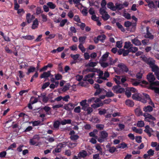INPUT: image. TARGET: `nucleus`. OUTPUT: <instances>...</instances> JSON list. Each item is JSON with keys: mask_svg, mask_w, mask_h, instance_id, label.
I'll return each mask as SVG.
<instances>
[{"mask_svg": "<svg viewBox=\"0 0 159 159\" xmlns=\"http://www.w3.org/2000/svg\"><path fill=\"white\" fill-rule=\"evenodd\" d=\"M108 133L105 130H103L100 132V136L98 139V141L102 143L107 139L108 137Z\"/></svg>", "mask_w": 159, "mask_h": 159, "instance_id": "nucleus-1", "label": "nucleus"}, {"mask_svg": "<svg viewBox=\"0 0 159 159\" xmlns=\"http://www.w3.org/2000/svg\"><path fill=\"white\" fill-rule=\"evenodd\" d=\"M119 85L113 86L112 89L115 93L116 94L121 93L125 91V89L123 88H120Z\"/></svg>", "mask_w": 159, "mask_h": 159, "instance_id": "nucleus-2", "label": "nucleus"}, {"mask_svg": "<svg viewBox=\"0 0 159 159\" xmlns=\"http://www.w3.org/2000/svg\"><path fill=\"white\" fill-rule=\"evenodd\" d=\"M143 116L145 117L144 120L145 121L150 122V121L151 120L155 121L156 120L155 117L148 113H144L143 115Z\"/></svg>", "mask_w": 159, "mask_h": 159, "instance_id": "nucleus-3", "label": "nucleus"}, {"mask_svg": "<svg viewBox=\"0 0 159 159\" xmlns=\"http://www.w3.org/2000/svg\"><path fill=\"white\" fill-rule=\"evenodd\" d=\"M149 65L150 67L152 69V71L154 72L155 74L159 72V68L157 66L155 65V60H154L152 62V64H150Z\"/></svg>", "mask_w": 159, "mask_h": 159, "instance_id": "nucleus-4", "label": "nucleus"}, {"mask_svg": "<svg viewBox=\"0 0 159 159\" xmlns=\"http://www.w3.org/2000/svg\"><path fill=\"white\" fill-rule=\"evenodd\" d=\"M117 66L123 72L126 73L129 71V70L126 66L123 63H121L119 64Z\"/></svg>", "mask_w": 159, "mask_h": 159, "instance_id": "nucleus-5", "label": "nucleus"}, {"mask_svg": "<svg viewBox=\"0 0 159 159\" xmlns=\"http://www.w3.org/2000/svg\"><path fill=\"white\" fill-rule=\"evenodd\" d=\"M144 37L146 39H150L152 40L154 39V36L149 31V27H146V33L144 35Z\"/></svg>", "mask_w": 159, "mask_h": 159, "instance_id": "nucleus-6", "label": "nucleus"}, {"mask_svg": "<svg viewBox=\"0 0 159 159\" xmlns=\"http://www.w3.org/2000/svg\"><path fill=\"white\" fill-rule=\"evenodd\" d=\"M147 78L150 84H151L155 80V78L152 73H148L147 76Z\"/></svg>", "mask_w": 159, "mask_h": 159, "instance_id": "nucleus-7", "label": "nucleus"}, {"mask_svg": "<svg viewBox=\"0 0 159 159\" xmlns=\"http://www.w3.org/2000/svg\"><path fill=\"white\" fill-rule=\"evenodd\" d=\"M106 148H107V150L111 153H114L116 150V147L114 146L111 147L109 143H108L106 145Z\"/></svg>", "mask_w": 159, "mask_h": 159, "instance_id": "nucleus-8", "label": "nucleus"}, {"mask_svg": "<svg viewBox=\"0 0 159 159\" xmlns=\"http://www.w3.org/2000/svg\"><path fill=\"white\" fill-rule=\"evenodd\" d=\"M145 129L144 130V131L147 133L149 137H151L152 134L151 132L152 131V128H150V126L147 125L145 127Z\"/></svg>", "mask_w": 159, "mask_h": 159, "instance_id": "nucleus-9", "label": "nucleus"}, {"mask_svg": "<svg viewBox=\"0 0 159 159\" xmlns=\"http://www.w3.org/2000/svg\"><path fill=\"white\" fill-rule=\"evenodd\" d=\"M142 59L147 64H152V62L154 60L151 58H148L145 56L141 57Z\"/></svg>", "mask_w": 159, "mask_h": 159, "instance_id": "nucleus-10", "label": "nucleus"}, {"mask_svg": "<svg viewBox=\"0 0 159 159\" xmlns=\"http://www.w3.org/2000/svg\"><path fill=\"white\" fill-rule=\"evenodd\" d=\"M74 107V105L72 103H70L67 104L65 105L64 108L65 110L70 111L73 109Z\"/></svg>", "mask_w": 159, "mask_h": 159, "instance_id": "nucleus-11", "label": "nucleus"}, {"mask_svg": "<svg viewBox=\"0 0 159 159\" xmlns=\"http://www.w3.org/2000/svg\"><path fill=\"white\" fill-rule=\"evenodd\" d=\"M51 75L50 71H48L47 72H44L43 73L41 74L40 76V78L41 79L47 78L49 77Z\"/></svg>", "mask_w": 159, "mask_h": 159, "instance_id": "nucleus-12", "label": "nucleus"}, {"mask_svg": "<svg viewBox=\"0 0 159 159\" xmlns=\"http://www.w3.org/2000/svg\"><path fill=\"white\" fill-rule=\"evenodd\" d=\"M143 95L144 98H142V102L144 103H146L148 101L150 100V98L149 95L145 93H143Z\"/></svg>", "mask_w": 159, "mask_h": 159, "instance_id": "nucleus-13", "label": "nucleus"}, {"mask_svg": "<svg viewBox=\"0 0 159 159\" xmlns=\"http://www.w3.org/2000/svg\"><path fill=\"white\" fill-rule=\"evenodd\" d=\"M34 17L33 15L31 16L30 13H28L26 14V19L28 23H30L33 19Z\"/></svg>", "mask_w": 159, "mask_h": 159, "instance_id": "nucleus-14", "label": "nucleus"}, {"mask_svg": "<svg viewBox=\"0 0 159 159\" xmlns=\"http://www.w3.org/2000/svg\"><path fill=\"white\" fill-rule=\"evenodd\" d=\"M95 75L94 73H92L89 74H88L86 75L83 79V80L84 81H86L87 80V79H89L90 78H92Z\"/></svg>", "mask_w": 159, "mask_h": 159, "instance_id": "nucleus-15", "label": "nucleus"}, {"mask_svg": "<svg viewBox=\"0 0 159 159\" xmlns=\"http://www.w3.org/2000/svg\"><path fill=\"white\" fill-rule=\"evenodd\" d=\"M131 42L133 43L136 46H139L141 45L140 41L137 38L132 39Z\"/></svg>", "mask_w": 159, "mask_h": 159, "instance_id": "nucleus-16", "label": "nucleus"}, {"mask_svg": "<svg viewBox=\"0 0 159 159\" xmlns=\"http://www.w3.org/2000/svg\"><path fill=\"white\" fill-rule=\"evenodd\" d=\"M125 103L126 105L130 107H133L134 104V102L132 100L130 99L126 100Z\"/></svg>", "mask_w": 159, "mask_h": 159, "instance_id": "nucleus-17", "label": "nucleus"}, {"mask_svg": "<svg viewBox=\"0 0 159 159\" xmlns=\"http://www.w3.org/2000/svg\"><path fill=\"white\" fill-rule=\"evenodd\" d=\"M39 22L37 19H36L33 22L31 28L32 29H35L38 27Z\"/></svg>", "mask_w": 159, "mask_h": 159, "instance_id": "nucleus-18", "label": "nucleus"}, {"mask_svg": "<svg viewBox=\"0 0 159 159\" xmlns=\"http://www.w3.org/2000/svg\"><path fill=\"white\" fill-rule=\"evenodd\" d=\"M21 38L25 40H31L33 39L34 38V37L33 35H28L23 36Z\"/></svg>", "mask_w": 159, "mask_h": 159, "instance_id": "nucleus-19", "label": "nucleus"}, {"mask_svg": "<svg viewBox=\"0 0 159 159\" xmlns=\"http://www.w3.org/2000/svg\"><path fill=\"white\" fill-rule=\"evenodd\" d=\"M107 8L113 11H115V6L114 4L112 2H110L107 4Z\"/></svg>", "mask_w": 159, "mask_h": 159, "instance_id": "nucleus-20", "label": "nucleus"}, {"mask_svg": "<svg viewBox=\"0 0 159 159\" xmlns=\"http://www.w3.org/2000/svg\"><path fill=\"white\" fill-rule=\"evenodd\" d=\"M143 110L145 112H149L152 111L153 108L151 106L148 105L147 107H144Z\"/></svg>", "mask_w": 159, "mask_h": 159, "instance_id": "nucleus-21", "label": "nucleus"}, {"mask_svg": "<svg viewBox=\"0 0 159 159\" xmlns=\"http://www.w3.org/2000/svg\"><path fill=\"white\" fill-rule=\"evenodd\" d=\"M104 92L106 93V97L107 98H111L114 96V94L111 91L107 92L106 90H105Z\"/></svg>", "mask_w": 159, "mask_h": 159, "instance_id": "nucleus-22", "label": "nucleus"}, {"mask_svg": "<svg viewBox=\"0 0 159 159\" xmlns=\"http://www.w3.org/2000/svg\"><path fill=\"white\" fill-rule=\"evenodd\" d=\"M71 122V120L70 119H64L61 122V124L62 125H65L66 124H70Z\"/></svg>", "mask_w": 159, "mask_h": 159, "instance_id": "nucleus-23", "label": "nucleus"}, {"mask_svg": "<svg viewBox=\"0 0 159 159\" xmlns=\"http://www.w3.org/2000/svg\"><path fill=\"white\" fill-rule=\"evenodd\" d=\"M116 6H115V11L117 10H121L122 9H123L124 7L123 6V5H122V4H116Z\"/></svg>", "mask_w": 159, "mask_h": 159, "instance_id": "nucleus-24", "label": "nucleus"}, {"mask_svg": "<svg viewBox=\"0 0 159 159\" xmlns=\"http://www.w3.org/2000/svg\"><path fill=\"white\" fill-rule=\"evenodd\" d=\"M135 112L136 115L137 116H139L141 115H142V111L139 108H137L135 109Z\"/></svg>", "mask_w": 159, "mask_h": 159, "instance_id": "nucleus-25", "label": "nucleus"}, {"mask_svg": "<svg viewBox=\"0 0 159 159\" xmlns=\"http://www.w3.org/2000/svg\"><path fill=\"white\" fill-rule=\"evenodd\" d=\"M133 130L135 133L141 134L143 133V130L141 129H138L136 127H133L132 128Z\"/></svg>", "mask_w": 159, "mask_h": 159, "instance_id": "nucleus-26", "label": "nucleus"}, {"mask_svg": "<svg viewBox=\"0 0 159 159\" xmlns=\"http://www.w3.org/2000/svg\"><path fill=\"white\" fill-rule=\"evenodd\" d=\"M79 155H80V157L84 158L87 156L88 154L86 151L83 150L79 152Z\"/></svg>", "mask_w": 159, "mask_h": 159, "instance_id": "nucleus-27", "label": "nucleus"}, {"mask_svg": "<svg viewBox=\"0 0 159 159\" xmlns=\"http://www.w3.org/2000/svg\"><path fill=\"white\" fill-rule=\"evenodd\" d=\"M132 98L137 100H141L142 101V98L140 97L138 94L135 93L132 95Z\"/></svg>", "mask_w": 159, "mask_h": 159, "instance_id": "nucleus-28", "label": "nucleus"}, {"mask_svg": "<svg viewBox=\"0 0 159 159\" xmlns=\"http://www.w3.org/2000/svg\"><path fill=\"white\" fill-rule=\"evenodd\" d=\"M97 37L99 39V40L101 41L102 42H104V41L106 38V35L104 34L99 35Z\"/></svg>", "mask_w": 159, "mask_h": 159, "instance_id": "nucleus-29", "label": "nucleus"}, {"mask_svg": "<svg viewBox=\"0 0 159 159\" xmlns=\"http://www.w3.org/2000/svg\"><path fill=\"white\" fill-rule=\"evenodd\" d=\"M60 124H61V122L59 120H57L55 121L53 125L54 128L55 129H58Z\"/></svg>", "mask_w": 159, "mask_h": 159, "instance_id": "nucleus-30", "label": "nucleus"}, {"mask_svg": "<svg viewBox=\"0 0 159 159\" xmlns=\"http://www.w3.org/2000/svg\"><path fill=\"white\" fill-rule=\"evenodd\" d=\"M86 38V37L85 36L80 37L79 39L80 44H84Z\"/></svg>", "mask_w": 159, "mask_h": 159, "instance_id": "nucleus-31", "label": "nucleus"}, {"mask_svg": "<svg viewBox=\"0 0 159 159\" xmlns=\"http://www.w3.org/2000/svg\"><path fill=\"white\" fill-rule=\"evenodd\" d=\"M132 46H133V45L131 44L130 42H126L125 43V44L124 47V48H125L127 49L129 48Z\"/></svg>", "mask_w": 159, "mask_h": 159, "instance_id": "nucleus-32", "label": "nucleus"}, {"mask_svg": "<svg viewBox=\"0 0 159 159\" xmlns=\"http://www.w3.org/2000/svg\"><path fill=\"white\" fill-rule=\"evenodd\" d=\"M61 148H60V146H59V145H58L55 149L52 151V153H59L61 152Z\"/></svg>", "mask_w": 159, "mask_h": 159, "instance_id": "nucleus-33", "label": "nucleus"}, {"mask_svg": "<svg viewBox=\"0 0 159 159\" xmlns=\"http://www.w3.org/2000/svg\"><path fill=\"white\" fill-rule=\"evenodd\" d=\"M126 148H128L127 145L125 142H122L118 147V148H122V149H124Z\"/></svg>", "mask_w": 159, "mask_h": 159, "instance_id": "nucleus-34", "label": "nucleus"}, {"mask_svg": "<svg viewBox=\"0 0 159 159\" xmlns=\"http://www.w3.org/2000/svg\"><path fill=\"white\" fill-rule=\"evenodd\" d=\"M47 5L51 9H54L56 7V5L51 2H48L47 3Z\"/></svg>", "mask_w": 159, "mask_h": 159, "instance_id": "nucleus-35", "label": "nucleus"}, {"mask_svg": "<svg viewBox=\"0 0 159 159\" xmlns=\"http://www.w3.org/2000/svg\"><path fill=\"white\" fill-rule=\"evenodd\" d=\"M129 49L130 52L133 53H135L138 50V48L137 47H133L132 46L129 48Z\"/></svg>", "mask_w": 159, "mask_h": 159, "instance_id": "nucleus-36", "label": "nucleus"}, {"mask_svg": "<svg viewBox=\"0 0 159 159\" xmlns=\"http://www.w3.org/2000/svg\"><path fill=\"white\" fill-rule=\"evenodd\" d=\"M96 92L94 93V95L95 96H96L99 94H100L102 91H104L105 89H101L99 88L98 89H96Z\"/></svg>", "mask_w": 159, "mask_h": 159, "instance_id": "nucleus-37", "label": "nucleus"}, {"mask_svg": "<svg viewBox=\"0 0 159 159\" xmlns=\"http://www.w3.org/2000/svg\"><path fill=\"white\" fill-rule=\"evenodd\" d=\"M109 52H106L104 54H103L102 57H101V58L102 59V61H106L107 60V58L108 57L109 55Z\"/></svg>", "mask_w": 159, "mask_h": 159, "instance_id": "nucleus-38", "label": "nucleus"}, {"mask_svg": "<svg viewBox=\"0 0 159 159\" xmlns=\"http://www.w3.org/2000/svg\"><path fill=\"white\" fill-rule=\"evenodd\" d=\"M102 17L104 20L106 21L108 20L110 18V16L107 13L102 15Z\"/></svg>", "mask_w": 159, "mask_h": 159, "instance_id": "nucleus-39", "label": "nucleus"}, {"mask_svg": "<svg viewBox=\"0 0 159 159\" xmlns=\"http://www.w3.org/2000/svg\"><path fill=\"white\" fill-rule=\"evenodd\" d=\"M35 70V68L34 67L32 66H30L28 69V72L26 73L27 74V75H29L30 73L34 72Z\"/></svg>", "mask_w": 159, "mask_h": 159, "instance_id": "nucleus-40", "label": "nucleus"}, {"mask_svg": "<svg viewBox=\"0 0 159 159\" xmlns=\"http://www.w3.org/2000/svg\"><path fill=\"white\" fill-rule=\"evenodd\" d=\"M154 86H159V81H158L155 82L153 81L151 84H149L148 87H154Z\"/></svg>", "mask_w": 159, "mask_h": 159, "instance_id": "nucleus-41", "label": "nucleus"}, {"mask_svg": "<svg viewBox=\"0 0 159 159\" xmlns=\"http://www.w3.org/2000/svg\"><path fill=\"white\" fill-rule=\"evenodd\" d=\"M144 126V123L143 121L139 120L138 121L137 126L139 127H142Z\"/></svg>", "mask_w": 159, "mask_h": 159, "instance_id": "nucleus-42", "label": "nucleus"}, {"mask_svg": "<svg viewBox=\"0 0 159 159\" xmlns=\"http://www.w3.org/2000/svg\"><path fill=\"white\" fill-rule=\"evenodd\" d=\"M83 44H79L78 46V48L82 52H84L86 51V49L84 47Z\"/></svg>", "mask_w": 159, "mask_h": 159, "instance_id": "nucleus-43", "label": "nucleus"}, {"mask_svg": "<svg viewBox=\"0 0 159 159\" xmlns=\"http://www.w3.org/2000/svg\"><path fill=\"white\" fill-rule=\"evenodd\" d=\"M55 80H61L62 78V76L59 74H57L54 75Z\"/></svg>", "mask_w": 159, "mask_h": 159, "instance_id": "nucleus-44", "label": "nucleus"}, {"mask_svg": "<svg viewBox=\"0 0 159 159\" xmlns=\"http://www.w3.org/2000/svg\"><path fill=\"white\" fill-rule=\"evenodd\" d=\"M79 136L77 134L71 135L70 136V139L72 140H76L79 138Z\"/></svg>", "mask_w": 159, "mask_h": 159, "instance_id": "nucleus-45", "label": "nucleus"}, {"mask_svg": "<svg viewBox=\"0 0 159 159\" xmlns=\"http://www.w3.org/2000/svg\"><path fill=\"white\" fill-rule=\"evenodd\" d=\"M67 20L66 19L62 20L60 22V26L61 27H63L65 24L67 23Z\"/></svg>", "mask_w": 159, "mask_h": 159, "instance_id": "nucleus-46", "label": "nucleus"}, {"mask_svg": "<svg viewBox=\"0 0 159 159\" xmlns=\"http://www.w3.org/2000/svg\"><path fill=\"white\" fill-rule=\"evenodd\" d=\"M125 94L128 98L130 97L131 96V93L129 88H127L125 91Z\"/></svg>", "mask_w": 159, "mask_h": 159, "instance_id": "nucleus-47", "label": "nucleus"}, {"mask_svg": "<svg viewBox=\"0 0 159 159\" xmlns=\"http://www.w3.org/2000/svg\"><path fill=\"white\" fill-rule=\"evenodd\" d=\"M70 85V84H68L67 85H65L63 88L62 91L63 92H65L68 90L69 88Z\"/></svg>", "mask_w": 159, "mask_h": 159, "instance_id": "nucleus-48", "label": "nucleus"}, {"mask_svg": "<svg viewBox=\"0 0 159 159\" xmlns=\"http://www.w3.org/2000/svg\"><path fill=\"white\" fill-rule=\"evenodd\" d=\"M148 6L151 9H153L155 8V5L153 1H151L148 4Z\"/></svg>", "mask_w": 159, "mask_h": 159, "instance_id": "nucleus-49", "label": "nucleus"}, {"mask_svg": "<svg viewBox=\"0 0 159 159\" xmlns=\"http://www.w3.org/2000/svg\"><path fill=\"white\" fill-rule=\"evenodd\" d=\"M148 89H150L152 90H154L155 92L156 93H159V88L156 87H152L148 88Z\"/></svg>", "mask_w": 159, "mask_h": 159, "instance_id": "nucleus-50", "label": "nucleus"}, {"mask_svg": "<svg viewBox=\"0 0 159 159\" xmlns=\"http://www.w3.org/2000/svg\"><path fill=\"white\" fill-rule=\"evenodd\" d=\"M62 63H61L58 65V70L60 72H61L62 73H64V70L62 67L61 66Z\"/></svg>", "mask_w": 159, "mask_h": 159, "instance_id": "nucleus-51", "label": "nucleus"}, {"mask_svg": "<svg viewBox=\"0 0 159 159\" xmlns=\"http://www.w3.org/2000/svg\"><path fill=\"white\" fill-rule=\"evenodd\" d=\"M80 56V55L79 54H77L75 55L71 54L70 57L72 58L75 61L77 60Z\"/></svg>", "mask_w": 159, "mask_h": 159, "instance_id": "nucleus-52", "label": "nucleus"}, {"mask_svg": "<svg viewBox=\"0 0 159 159\" xmlns=\"http://www.w3.org/2000/svg\"><path fill=\"white\" fill-rule=\"evenodd\" d=\"M97 65V63L95 62H89L86 65V66H90V67H94L95 66Z\"/></svg>", "mask_w": 159, "mask_h": 159, "instance_id": "nucleus-53", "label": "nucleus"}, {"mask_svg": "<svg viewBox=\"0 0 159 159\" xmlns=\"http://www.w3.org/2000/svg\"><path fill=\"white\" fill-rule=\"evenodd\" d=\"M104 127V125L101 124H97L96 125V128L100 130L103 129Z\"/></svg>", "mask_w": 159, "mask_h": 159, "instance_id": "nucleus-54", "label": "nucleus"}, {"mask_svg": "<svg viewBox=\"0 0 159 159\" xmlns=\"http://www.w3.org/2000/svg\"><path fill=\"white\" fill-rule=\"evenodd\" d=\"M101 66L103 68H105L109 66V64L108 63L105 62H100Z\"/></svg>", "mask_w": 159, "mask_h": 159, "instance_id": "nucleus-55", "label": "nucleus"}, {"mask_svg": "<svg viewBox=\"0 0 159 159\" xmlns=\"http://www.w3.org/2000/svg\"><path fill=\"white\" fill-rule=\"evenodd\" d=\"M116 45L118 48H121L122 46V42L121 41H117Z\"/></svg>", "mask_w": 159, "mask_h": 159, "instance_id": "nucleus-56", "label": "nucleus"}, {"mask_svg": "<svg viewBox=\"0 0 159 159\" xmlns=\"http://www.w3.org/2000/svg\"><path fill=\"white\" fill-rule=\"evenodd\" d=\"M142 139L141 136H136L135 138L136 141L138 143H140L142 142L141 139Z\"/></svg>", "mask_w": 159, "mask_h": 159, "instance_id": "nucleus-57", "label": "nucleus"}, {"mask_svg": "<svg viewBox=\"0 0 159 159\" xmlns=\"http://www.w3.org/2000/svg\"><path fill=\"white\" fill-rule=\"evenodd\" d=\"M74 20L78 23H81L80 19L78 15H75L74 18Z\"/></svg>", "mask_w": 159, "mask_h": 159, "instance_id": "nucleus-58", "label": "nucleus"}, {"mask_svg": "<svg viewBox=\"0 0 159 159\" xmlns=\"http://www.w3.org/2000/svg\"><path fill=\"white\" fill-rule=\"evenodd\" d=\"M50 84V83L49 82L45 83H44L43 84V85L42 87V89H45L46 88L49 86Z\"/></svg>", "mask_w": 159, "mask_h": 159, "instance_id": "nucleus-59", "label": "nucleus"}, {"mask_svg": "<svg viewBox=\"0 0 159 159\" xmlns=\"http://www.w3.org/2000/svg\"><path fill=\"white\" fill-rule=\"evenodd\" d=\"M154 151L152 149H150L147 152L149 156H152L154 155Z\"/></svg>", "mask_w": 159, "mask_h": 159, "instance_id": "nucleus-60", "label": "nucleus"}, {"mask_svg": "<svg viewBox=\"0 0 159 159\" xmlns=\"http://www.w3.org/2000/svg\"><path fill=\"white\" fill-rule=\"evenodd\" d=\"M130 52V51H129V49H128V50H125L124 49V51H123V57H125L128 55L129 53Z\"/></svg>", "mask_w": 159, "mask_h": 159, "instance_id": "nucleus-61", "label": "nucleus"}, {"mask_svg": "<svg viewBox=\"0 0 159 159\" xmlns=\"http://www.w3.org/2000/svg\"><path fill=\"white\" fill-rule=\"evenodd\" d=\"M132 23L129 21H126L125 22L124 25L126 27H129L132 26Z\"/></svg>", "mask_w": 159, "mask_h": 159, "instance_id": "nucleus-62", "label": "nucleus"}, {"mask_svg": "<svg viewBox=\"0 0 159 159\" xmlns=\"http://www.w3.org/2000/svg\"><path fill=\"white\" fill-rule=\"evenodd\" d=\"M76 25L78 26H80V28L82 30H84V27H85V24L84 23H81L80 24H79L78 23H76Z\"/></svg>", "mask_w": 159, "mask_h": 159, "instance_id": "nucleus-63", "label": "nucleus"}, {"mask_svg": "<svg viewBox=\"0 0 159 159\" xmlns=\"http://www.w3.org/2000/svg\"><path fill=\"white\" fill-rule=\"evenodd\" d=\"M76 80L79 81H80L82 79H83V76L78 75L75 76Z\"/></svg>", "mask_w": 159, "mask_h": 159, "instance_id": "nucleus-64", "label": "nucleus"}]
</instances>
